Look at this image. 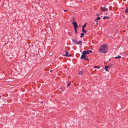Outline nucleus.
Here are the masks:
<instances>
[{
    "instance_id": "nucleus-1",
    "label": "nucleus",
    "mask_w": 128,
    "mask_h": 128,
    "mask_svg": "<svg viewBox=\"0 0 128 128\" xmlns=\"http://www.w3.org/2000/svg\"><path fill=\"white\" fill-rule=\"evenodd\" d=\"M108 50V48L106 44L102 45L100 48L99 52L102 53H105Z\"/></svg>"
},
{
    "instance_id": "nucleus-2",
    "label": "nucleus",
    "mask_w": 128,
    "mask_h": 128,
    "mask_svg": "<svg viewBox=\"0 0 128 128\" xmlns=\"http://www.w3.org/2000/svg\"><path fill=\"white\" fill-rule=\"evenodd\" d=\"M92 52V51L90 50H88L87 51H83L82 52L80 59H82L84 58V57L86 56V55L90 53H91Z\"/></svg>"
},
{
    "instance_id": "nucleus-3",
    "label": "nucleus",
    "mask_w": 128,
    "mask_h": 128,
    "mask_svg": "<svg viewBox=\"0 0 128 128\" xmlns=\"http://www.w3.org/2000/svg\"><path fill=\"white\" fill-rule=\"evenodd\" d=\"M73 23L72 24L74 26V28H76L78 27V26L76 22H74V21H73Z\"/></svg>"
},
{
    "instance_id": "nucleus-4",
    "label": "nucleus",
    "mask_w": 128,
    "mask_h": 128,
    "mask_svg": "<svg viewBox=\"0 0 128 128\" xmlns=\"http://www.w3.org/2000/svg\"><path fill=\"white\" fill-rule=\"evenodd\" d=\"M100 10L101 11H103L104 12L105 11H108V8H105L104 9L102 7L100 8Z\"/></svg>"
},
{
    "instance_id": "nucleus-5",
    "label": "nucleus",
    "mask_w": 128,
    "mask_h": 128,
    "mask_svg": "<svg viewBox=\"0 0 128 128\" xmlns=\"http://www.w3.org/2000/svg\"><path fill=\"white\" fill-rule=\"evenodd\" d=\"M65 54H64V56H70V54L68 55V52L66 50L65 51Z\"/></svg>"
},
{
    "instance_id": "nucleus-6",
    "label": "nucleus",
    "mask_w": 128,
    "mask_h": 128,
    "mask_svg": "<svg viewBox=\"0 0 128 128\" xmlns=\"http://www.w3.org/2000/svg\"><path fill=\"white\" fill-rule=\"evenodd\" d=\"M82 41L80 40L78 42H77L76 44H80L81 45H82Z\"/></svg>"
},
{
    "instance_id": "nucleus-7",
    "label": "nucleus",
    "mask_w": 128,
    "mask_h": 128,
    "mask_svg": "<svg viewBox=\"0 0 128 128\" xmlns=\"http://www.w3.org/2000/svg\"><path fill=\"white\" fill-rule=\"evenodd\" d=\"M125 13H128V7L126 9L125 11Z\"/></svg>"
},
{
    "instance_id": "nucleus-8",
    "label": "nucleus",
    "mask_w": 128,
    "mask_h": 128,
    "mask_svg": "<svg viewBox=\"0 0 128 128\" xmlns=\"http://www.w3.org/2000/svg\"><path fill=\"white\" fill-rule=\"evenodd\" d=\"M72 42H73L74 43V44H76V42H77V40H76L73 39L72 40Z\"/></svg>"
},
{
    "instance_id": "nucleus-9",
    "label": "nucleus",
    "mask_w": 128,
    "mask_h": 128,
    "mask_svg": "<svg viewBox=\"0 0 128 128\" xmlns=\"http://www.w3.org/2000/svg\"><path fill=\"white\" fill-rule=\"evenodd\" d=\"M82 32L84 33H86V30H84V28H82Z\"/></svg>"
},
{
    "instance_id": "nucleus-10",
    "label": "nucleus",
    "mask_w": 128,
    "mask_h": 128,
    "mask_svg": "<svg viewBox=\"0 0 128 128\" xmlns=\"http://www.w3.org/2000/svg\"><path fill=\"white\" fill-rule=\"evenodd\" d=\"M100 66H94L93 67V68H96L98 69H99L100 68Z\"/></svg>"
},
{
    "instance_id": "nucleus-11",
    "label": "nucleus",
    "mask_w": 128,
    "mask_h": 128,
    "mask_svg": "<svg viewBox=\"0 0 128 128\" xmlns=\"http://www.w3.org/2000/svg\"><path fill=\"white\" fill-rule=\"evenodd\" d=\"M109 18L107 16H104L103 18V19L104 20L106 19Z\"/></svg>"
},
{
    "instance_id": "nucleus-12",
    "label": "nucleus",
    "mask_w": 128,
    "mask_h": 128,
    "mask_svg": "<svg viewBox=\"0 0 128 128\" xmlns=\"http://www.w3.org/2000/svg\"><path fill=\"white\" fill-rule=\"evenodd\" d=\"M81 36H80V38H82V36H84V33H82L80 34Z\"/></svg>"
},
{
    "instance_id": "nucleus-13",
    "label": "nucleus",
    "mask_w": 128,
    "mask_h": 128,
    "mask_svg": "<svg viewBox=\"0 0 128 128\" xmlns=\"http://www.w3.org/2000/svg\"><path fill=\"white\" fill-rule=\"evenodd\" d=\"M121 57V56H116L115 57V58H120Z\"/></svg>"
},
{
    "instance_id": "nucleus-14",
    "label": "nucleus",
    "mask_w": 128,
    "mask_h": 128,
    "mask_svg": "<svg viewBox=\"0 0 128 128\" xmlns=\"http://www.w3.org/2000/svg\"><path fill=\"white\" fill-rule=\"evenodd\" d=\"M105 69L106 70V71L108 72V67L107 66H105Z\"/></svg>"
},
{
    "instance_id": "nucleus-15",
    "label": "nucleus",
    "mask_w": 128,
    "mask_h": 128,
    "mask_svg": "<svg viewBox=\"0 0 128 128\" xmlns=\"http://www.w3.org/2000/svg\"><path fill=\"white\" fill-rule=\"evenodd\" d=\"M74 31H75V32L76 33V34H77V30L76 28H74Z\"/></svg>"
},
{
    "instance_id": "nucleus-16",
    "label": "nucleus",
    "mask_w": 128,
    "mask_h": 128,
    "mask_svg": "<svg viewBox=\"0 0 128 128\" xmlns=\"http://www.w3.org/2000/svg\"><path fill=\"white\" fill-rule=\"evenodd\" d=\"M86 24H85L83 26H82V28H84L86 26Z\"/></svg>"
},
{
    "instance_id": "nucleus-17",
    "label": "nucleus",
    "mask_w": 128,
    "mask_h": 128,
    "mask_svg": "<svg viewBox=\"0 0 128 128\" xmlns=\"http://www.w3.org/2000/svg\"><path fill=\"white\" fill-rule=\"evenodd\" d=\"M82 71L80 72H79V74L82 75Z\"/></svg>"
},
{
    "instance_id": "nucleus-18",
    "label": "nucleus",
    "mask_w": 128,
    "mask_h": 128,
    "mask_svg": "<svg viewBox=\"0 0 128 128\" xmlns=\"http://www.w3.org/2000/svg\"><path fill=\"white\" fill-rule=\"evenodd\" d=\"M70 82L69 83H68V84L67 85V86H70Z\"/></svg>"
},
{
    "instance_id": "nucleus-19",
    "label": "nucleus",
    "mask_w": 128,
    "mask_h": 128,
    "mask_svg": "<svg viewBox=\"0 0 128 128\" xmlns=\"http://www.w3.org/2000/svg\"><path fill=\"white\" fill-rule=\"evenodd\" d=\"M100 17H98L96 19V20H100Z\"/></svg>"
},
{
    "instance_id": "nucleus-20",
    "label": "nucleus",
    "mask_w": 128,
    "mask_h": 128,
    "mask_svg": "<svg viewBox=\"0 0 128 128\" xmlns=\"http://www.w3.org/2000/svg\"><path fill=\"white\" fill-rule=\"evenodd\" d=\"M87 58V56H86L85 57H84L83 58H84V59L85 60H86Z\"/></svg>"
},
{
    "instance_id": "nucleus-21",
    "label": "nucleus",
    "mask_w": 128,
    "mask_h": 128,
    "mask_svg": "<svg viewBox=\"0 0 128 128\" xmlns=\"http://www.w3.org/2000/svg\"><path fill=\"white\" fill-rule=\"evenodd\" d=\"M4 75L2 77V78H4Z\"/></svg>"
},
{
    "instance_id": "nucleus-22",
    "label": "nucleus",
    "mask_w": 128,
    "mask_h": 128,
    "mask_svg": "<svg viewBox=\"0 0 128 128\" xmlns=\"http://www.w3.org/2000/svg\"><path fill=\"white\" fill-rule=\"evenodd\" d=\"M86 60H89L88 59V58H87Z\"/></svg>"
},
{
    "instance_id": "nucleus-23",
    "label": "nucleus",
    "mask_w": 128,
    "mask_h": 128,
    "mask_svg": "<svg viewBox=\"0 0 128 128\" xmlns=\"http://www.w3.org/2000/svg\"><path fill=\"white\" fill-rule=\"evenodd\" d=\"M62 10H63L64 11V12H65V10L63 9Z\"/></svg>"
},
{
    "instance_id": "nucleus-24",
    "label": "nucleus",
    "mask_w": 128,
    "mask_h": 128,
    "mask_svg": "<svg viewBox=\"0 0 128 128\" xmlns=\"http://www.w3.org/2000/svg\"><path fill=\"white\" fill-rule=\"evenodd\" d=\"M107 66L108 67V68H110V66Z\"/></svg>"
},
{
    "instance_id": "nucleus-25",
    "label": "nucleus",
    "mask_w": 128,
    "mask_h": 128,
    "mask_svg": "<svg viewBox=\"0 0 128 128\" xmlns=\"http://www.w3.org/2000/svg\"><path fill=\"white\" fill-rule=\"evenodd\" d=\"M127 94V92H126V94Z\"/></svg>"
}]
</instances>
